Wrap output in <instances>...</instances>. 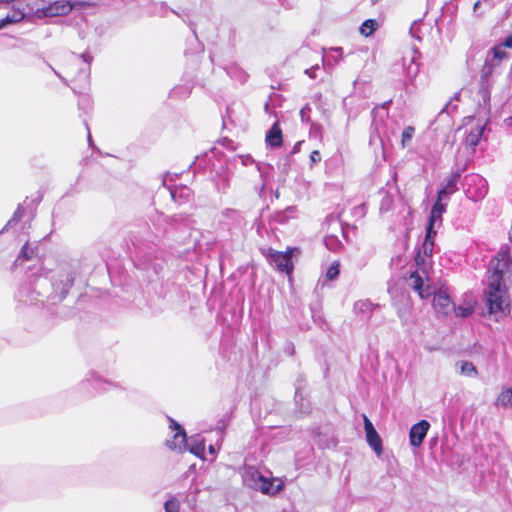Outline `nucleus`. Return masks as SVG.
<instances>
[{"mask_svg":"<svg viewBox=\"0 0 512 512\" xmlns=\"http://www.w3.org/2000/svg\"><path fill=\"white\" fill-rule=\"evenodd\" d=\"M489 271L485 304L488 313L494 317L495 321H499L510 313L507 283L512 282V262L508 247L500 248L490 263Z\"/></svg>","mask_w":512,"mask_h":512,"instance_id":"obj_1","label":"nucleus"},{"mask_svg":"<svg viewBox=\"0 0 512 512\" xmlns=\"http://www.w3.org/2000/svg\"><path fill=\"white\" fill-rule=\"evenodd\" d=\"M406 284L420 299H428L433 295L434 309L443 315L449 314L454 309V304L450 298L447 288H439L436 290L429 279L428 272L422 269L412 272L406 279Z\"/></svg>","mask_w":512,"mask_h":512,"instance_id":"obj_2","label":"nucleus"},{"mask_svg":"<svg viewBox=\"0 0 512 512\" xmlns=\"http://www.w3.org/2000/svg\"><path fill=\"white\" fill-rule=\"evenodd\" d=\"M48 3L47 0H12L11 12L0 19V29L8 24L21 21L26 15L40 19L45 18L44 13H46Z\"/></svg>","mask_w":512,"mask_h":512,"instance_id":"obj_3","label":"nucleus"},{"mask_svg":"<svg viewBox=\"0 0 512 512\" xmlns=\"http://www.w3.org/2000/svg\"><path fill=\"white\" fill-rule=\"evenodd\" d=\"M241 475L245 486L265 495L274 496L284 488L281 479L266 478L253 466H245Z\"/></svg>","mask_w":512,"mask_h":512,"instance_id":"obj_4","label":"nucleus"},{"mask_svg":"<svg viewBox=\"0 0 512 512\" xmlns=\"http://www.w3.org/2000/svg\"><path fill=\"white\" fill-rule=\"evenodd\" d=\"M95 3L92 0H57L49 2L46 13V17H57L67 15L72 10H84Z\"/></svg>","mask_w":512,"mask_h":512,"instance_id":"obj_5","label":"nucleus"},{"mask_svg":"<svg viewBox=\"0 0 512 512\" xmlns=\"http://www.w3.org/2000/svg\"><path fill=\"white\" fill-rule=\"evenodd\" d=\"M509 53L502 46H496L488 53L485 64L481 71V79H487L493 72V69L498 67L502 61L508 60Z\"/></svg>","mask_w":512,"mask_h":512,"instance_id":"obj_6","label":"nucleus"},{"mask_svg":"<svg viewBox=\"0 0 512 512\" xmlns=\"http://www.w3.org/2000/svg\"><path fill=\"white\" fill-rule=\"evenodd\" d=\"M467 181L469 187L466 190V195L473 201H479L487 194L486 181L479 175L470 176Z\"/></svg>","mask_w":512,"mask_h":512,"instance_id":"obj_7","label":"nucleus"},{"mask_svg":"<svg viewBox=\"0 0 512 512\" xmlns=\"http://www.w3.org/2000/svg\"><path fill=\"white\" fill-rule=\"evenodd\" d=\"M170 428L174 431V435L171 440L166 441V445L172 450L186 451L187 437L184 429L173 419H170Z\"/></svg>","mask_w":512,"mask_h":512,"instance_id":"obj_8","label":"nucleus"},{"mask_svg":"<svg viewBox=\"0 0 512 512\" xmlns=\"http://www.w3.org/2000/svg\"><path fill=\"white\" fill-rule=\"evenodd\" d=\"M435 234H436V232L427 231L425 240H424L419 252L417 253V255L415 257V262L420 267L418 269L419 271H421L422 269L427 271L425 268V257L432 256L433 248H434L433 237L435 236Z\"/></svg>","mask_w":512,"mask_h":512,"instance_id":"obj_9","label":"nucleus"},{"mask_svg":"<svg viewBox=\"0 0 512 512\" xmlns=\"http://www.w3.org/2000/svg\"><path fill=\"white\" fill-rule=\"evenodd\" d=\"M74 278L70 273H63L53 282L54 298L61 301L72 287Z\"/></svg>","mask_w":512,"mask_h":512,"instance_id":"obj_10","label":"nucleus"},{"mask_svg":"<svg viewBox=\"0 0 512 512\" xmlns=\"http://www.w3.org/2000/svg\"><path fill=\"white\" fill-rule=\"evenodd\" d=\"M430 428V424L426 420H421L414 424L409 431L410 444L413 447H419L422 445L427 432Z\"/></svg>","mask_w":512,"mask_h":512,"instance_id":"obj_11","label":"nucleus"},{"mask_svg":"<svg viewBox=\"0 0 512 512\" xmlns=\"http://www.w3.org/2000/svg\"><path fill=\"white\" fill-rule=\"evenodd\" d=\"M270 260L279 271L285 272V273H291V271L293 269L292 260H291V251H287V252L274 251L270 254Z\"/></svg>","mask_w":512,"mask_h":512,"instance_id":"obj_12","label":"nucleus"},{"mask_svg":"<svg viewBox=\"0 0 512 512\" xmlns=\"http://www.w3.org/2000/svg\"><path fill=\"white\" fill-rule=\"evenodd\" d=\"M364 429L366 432V439L370 447L375 451L377 455L382 453V441L377 431L375 430L371 421L364 416Z\"/></svg>","mask_w":512,"mask_h":512,"instance_id":"obj_13","label":"nucleus"},{"mask_svg":"<svg viewBox=\"0 0 512 512\" xmlns=\"http://www.w3.org/2000/svg\"><path fill=\"white\" fill-rule=\"evenodd\" d=\"M485 128V123L478 121L475 125H473L469 131H466L467 135L465 138V144L467 147L474 149V147L479 143L483 131Z\"/></svg>","mask_w":512,"mask_h":512,"instance_id":"obj_14","label":"nucleus"},{"mask_svg":"<svg viewBox=\"0 0 512 512\" xmlns=\"http://www.w3.org/2000/svg\"><path fill=\"white\" fill-rule=\"evenodd\" d=\"M186 445V450H188L190 453L198 457H203L205 451V443L204 439L200 435L191 436L189 440H186Z\"/></svg>","mask_w":512,"mask_h":512,"instance_id":"obj_15","label":"nucleus"},{"mask_svg":"<svg viewBox=\"0 0 512 512\" xmlns=\"http://www.w3.org/2000/svg\"><path fill=\"white\" fill-rule=\"evenodd\" d=\"M282 131L278 122H275L266 134V143L271 147H280L282 145Z\"/></svg>","mask_w":512,"mask_h":512,"instance_id":"obj_16","label":"nucleus"},{"mask_svg":"<svg viewBox=\"0 0 512 512\" xmlns=\"http://www.w3.org/2000/svg\"><path fill=\"white\" fill-rule=\"evenodd\" d=\"M377 305L373 304L370 300H358L354 304V312L359 315L370 316Z\"/></svg>","mask_w":512,"mask_h":512,"instance_id":"obj_17","label":"nucleus"},{"mask_svg":"<svg viewBox=\"0 0 512 512\" xmlns=\"http://www.w3.org/2000/svg\"><path fill=\"white\" fill-rule=\"evenodd\" d=\"M495 405L512 409V387L503 388L496 398Z\"/></svg>","mask_w":512,"mask_h":512,"instance_id":"obj_18","label":"nucleus"},{"mask_svg":"<svg viewBox=\"0 0 512 512\" xmlns=\"http://www.w3.org/2000/svg\"><path fill=\"white\" fill-rule=\"evenodd\" d=\"M456 367L459 369V372L466 377H476L478 371L474 364L469 361H460L456 364Z\"/></svg>","mask_w":512,"mask_h":512,"instance_id":"obj_19","label":"nucleus"},{"mask_svg":"<svg viewBox=\"0 0 512 512\" xmlns=\"http://www.w3.org/2000/svg\"><path fill=\"white\" fill-rule=\"evenodd\" d=\"M379 27V23L375 19H367L360 26V33L366 37L372 35L377 28Z\"/></svg>","mask_w":512,"mask_h":512,"instance_id":"obj_20","label":"nucleus"},{"mask_svg":"<svg viewBox=\"0 0 512 512\" xmlns=\"http://www.w3.org/2000/svg\"><path fill=\"white\" fill-rule=\"evenodd\" d=\"M442 213L436 212L431 209L427 231L436 232L435 227H440L442 223Z\"/></svg>","mask_w":512,"mask_h":512,"instance_id":"obj_21","label":"nucleus"},{"mask_svg":"<svg viewBox=\"0 0 512 512\" xmlns=\"http://www.w3.org/2000/svg\"><path fill=\"white\" fill-rule=\"evenodd\" d=\"M415 133V128L413 126H407L401 136V146L402 148H405L409 145L410 141L412 140Z\"/></svg>","mask_w":512,"mask_h":512,"instance_id":"obj_22","label":"nucleus"},{"mask_svg":"<svg viewBox=\"0 0 512 512\" xmlns=\"http://www.w3.org/2000/svg\"><path fill=\"white\" fill-rule=\"evenodd\" d=\"M340 264L338 261H334L330 267L327 269L325 278L329 281H334L338 278L340 270H339Z\"/></svg>","mask_w":512,"mask_h":512,"instance_id":"obj_23","label":"nucleus"},{"mask_svg":"<svg viewBox=\"0 0 512 512\" xmlns=\"http://www.w3.org/2000/svg\"><path fill=\"white\" fill-rule=\"evenodd\" d=\"M393 206V197L389 194H385L380 203V213H385L391 210Z\"/></svg>","mask_w":512,"mask_h":512,"instance_id":"obj_24","label":"nucleus"},{"mask_svg":"<svg viewBox=\"0 0 512 512\" xmlns=\"http://www.w3.org/2000/svg\"><path fill=\"white\" fill-rule=\"evenodd\" d=\"M457 316L459 317H467L473 312V305L468 303L467 305L458 306L457 308L454 306L453 309Z\"/></svg>","mask_w":512,"mask_h":512,"instance_id":"obj_25","label":"nucleus"},{"mask_svg":"<svg viewBox=\"0 0 512 512\" xmlns=\"http://www.w3.org/2000/svg\"><path fill=\"white\" fill-rule=\"evenodd\" d=\"M180 503L175 498H170L164 503L165 512H179Z\"/></svg>","mask_w":512,"mask_h":512,"instance_id":"obj_26","label":"nucleus"},{"mask_svg":"<svg viewBox=\"0 0 512 512\" xmlns=\"http://www.w3.org/2000/svg\"><path fill=\"white\" fill-rule=\"evenodd\" d=\"M414 59L415 58L413 56L410 60V63L406 66V72L410 78L416 77L419 72L418 65L414 62Z\"/></svg>","mask_w":512,"mask_h":512,"instance_id":"obj_27","label":"nucleus"},{"mask_svg":"<svg viewBox=\"0 0 512 512\" xmlns=\"http://www.w3.org/2000/svg\"><path fill=\"white\" fill-rule=\"evenodd\" d=\"M24 214V209L21 205L18 206L17 210L15 211L13 217L8 221L4 229H7L8 227L12 226L13 223L18 222Z\"/></svg>","mask_w":512,"mask_h":512,"instance_id":"obj_28","label":"nucleus"},{"mask_svg":"<svg viewBox=\"0 0 512 512\" xmlns=\"http://www.w3.org/2000/svg\"><path fill=\"white\" fill-rule=\"evenodd\" d=\"M24 214V209L21 205L18 206L17 210L15 211L13 217L8 221L4 229H7L8 227L12 226L13 223L18 222Z\"/></svg>","mask_w":512,"mask_h":512,"instance_id":"obj_29","label":"nucleus"},{"mask_svg":"<svg viewBox=\"0 0 512 512\" xmlns=\"http://www.w3.org/2000/svg\"><path fill=\"white\" fill-rule=\"evenodd\" d=\"M460 178V175L458 173H454L448 180H447V183L445 185V188H447L448 190H450V192H455L456 191V185H457V182Z\"/></svg>","mask_w":512,"mask_h":512,"instance_id":"obj_30","label":"nucleus"},{"mask_svg":"<svg viewBox=\"0 0 512 512\" xmlns=\"http://www.w3.org/2000/svg\"><path fill=\"white\" fill-rule=\"evenodd\" d=\"M310 112H311V108L309 105H305L304 107H302V109L300 110V118L303 122H309L310 121Z\"/></svg>","mask_w":512,"mask_h":512,"instance_id":"obj_31","label":"nucleus"},{"mask_svg":"<svg viewBox=\"0 0 512 512\" xmlns=\"http://www.w3.org/2000/svg\"><path fill=\"white\" fill-rule=\"evenodd\" d=\"M32 254H33V251L29 249L28 244L26 243L21 250L20 257L15 261V264H18L21 257H24L25 259H31Z\"/></svg>","mask_w":512,"mask_h":512,"instance_id":"obj_32","label":"nucleus"},{"mask_svg":"<svg viewBox=\"0 0 512 512\" xmlns=\"http://www.w3.org/2000/svg\"><path fill=\"white\" fill-rule=\"evenodd\" d=\"M479 93L481 94L482 96V99H483V104L486 106L488 105L489 103V100H490V91L488 90L487 87H485L484 85H482V87L480 88L479 90Z\"/></svg>","mask_w":512,"mask_h":512,"instance_id":"obj_33","label":"nucleus"},{"mask_svg":"<svg viewBox=\"0 0 512 512\" xmlns=\"http://www.w3.org/2000/svg\"><path fill=\"white\" fill-rule=\"evenodd\" d=\"M432 209L436 212L444 213L446 210V204L442 203V200H436L434 205L432 206Z\"/></svg>","mask_w":512,"mask_h":512,"instance_id":"obj_34","label":"nucleus"},{"mask_svg":"<svg viewBox=\"0 0 512 512\" xmlns=\"http://www.w3.org/2000/svg\"><path fill=\"white\" fill-rule=\"evenodd\" d=\"M451 194H453V192H450V190L444 187L438 192L437 199L443 201L445 199H448Z\"/></svg>","mask_w":512,"mask_h":512,"instance_id":"obj_35","label":"nucleus"},{"mask_svg":"<svg viewBox=\"0 0 512 512\" xmlns=\"http://www.w3.org/2000/svg\"><path fill=\"white\" fill-rule=\"evenodd\" d=\"M310 161L312 164L318 163L321 161V155L318 150H314L310 154Z\"/></svg>","mask_w":512,"mask_h":512,"instance_id":"obj_36","label":"nucleus"},{"mask_svg":"<svg viewBox=\"0 0 512 512\" xmlns=\"http://www.w3.org/2000/svg\"><path fill=\"white\" fill-rule=\"evenodd\" d=\"M419 25H420V23L415 21V22H413V24L410 27V34H411V36L415 37V38H418V39H419V36L417 35V30H418Z\"/></svg>","mask_w":512,"mask_h":512,"instance_id":"obj_37","label":"nucleus"},{"mask_svg":"<svg viewBox=\"0 0 512 512\" xmlns=\"http://www.w3.org/2000/svg\"><path fill=\"white\" fill-rule=\"evenodd\" d=\"M504 49L505 48H512V33L507 36L504 40V42L501 45Z\"/></svg>","mask_w":512,"mask_h":512,"instance_id":"obj_38","label":"nucleus"},{"mask_svg":"<svg viewBox=\"0 0 512 512\" xmlns=\"http://www.w3.org/2000/svg\"><path fill=\"white\" fill-rule=\"evenodd\" d=\"M318 69V65H315L309 69L305 70V73L312 79L316 78L315 71Z\"/></svg>","mask_w":512,"mask_h":512,"instance_id":"obj_39","label":"nucleus"},{"mask_svg":"<svg viewBox=\"0 0 512 512\" xmlns=\"http://www.w3.org/2000/svg\"><path fill=\"white\" fill-rule=\"evenodd\" d=\"M304 141H298L292 148V151L291 153L292 154H296L300 151V148H301V145L303 144Z\"/></svg>","mask_w":512,"mask_h":512,"instance_id":"obj_40","label":"nucleus"},{"mask_svg":"<svg viewBox=\"0 0 512 512\" xmlns=\"http://www.w3.org/2000/svg\"><path fill=\"white\" fill-rule=\"evenodd\" d=\"M334 241H335V239L333 237L326 238L325 244H326L327 248L332 249L331 242H334Z\"/></svg>","mask_w":512,"mask_h":512,"instance_id":"obj_41","label":"nucleus"},{"mask_svg":"<svg viewBox=\"0 0 512 512\" xmlns=\"http://www.w3.org/2000/svg\"><path fill=\"white\" fill-rule=\"evenodd\" d=\"M464 121H465L464 125L467 127L469 124H472L474 122V118L473 117H466L464 119Z\"/></svg>","mask_w":512,"mask_h":512,"instance_id":"obj_42","label":"nucleus"},{"mask_svg":"<svg viewBox=\"0 0 512 512\" xmlns=\"http://www.w3.org/2000/svg\"><path fill=\"white\" fill-rule=\"evenodd\" d=\"M480 4H481V2H480V1H477V2L474 4V7H473L474 12H477V10H478V9H479V7H480Z\"/></svg>","mask_w":512,"mask_h":512,"instance_id":"obj_43","label":"nucleus"},{"mask_svg":"<svg viewBox=\"0 0 512 512\" xmlns=\"http://www.w3.org/2000/svg\"><path fill=\"white\" fill-rule=\"evenodd\" d=\"M209 452H210L211 454H213V455L215 454V452H216V451H215V448H214V446H213V445H210V446H209Z\"/></svg>","mask_w":512,"mask_h":512,"instance_id":"obj_44","label":"nucleus"},{"mask_svg":"<svg viewBox=\"0 0 512 512\" xmlns=\"http://www.w3.org/2000/svg\"><path fill=\"white\" fill-rule=\"evenodd\" d=\"M391 101H387L381 105V108L386 109Z\"/></svg>","mask_w":512,"mask_h":512,"instance_id":"obj_45","label":"nucleus"},{"mask_svg":"<svg viewBox=\"0 0 512 512\" xmlns=\"http://www.w3.org/2000/svg\"><path fill=\"white\" fill-rule=\"evenodd\" d=\"M225 214H227V215L233 214L234 215V214H236V212L233 210H226Z\"/></svg>","mask_w":512,"mask_h":512,"instance_id":"obj_46","label":"nucleus"},{"mask_svg":"<svg viewBox=\"0 0 512 512\" xmlns=\"http://www.w3.org/2000/svg\"><path fill=\"white\" fill-rule=\"evenodd\" d=\"M88 140H89V143H91V135H90V133H88Z\"/></svg>","mask_w":512,"mask_h":512,"instance_id":"obj_47","label":"nucleus"},{"mask_svg":"<svg viewBox=\"0 0 512 512\" xmlns=\"http://www.w3.org/2000/svg\"><path fill=\"white\" fill-rule=\"evenodd\" d=\"M172 197L175 198L176 197V191L175 192H172Z\"/></svg>","mask_w":512,"mask_h":512,"instance_id":"obj_48","label":"nucleus"},{"mask_svg":"<svg viewBox=\"0 0 512 512\" xmlns=\"http://www.w3.org/2000/svg\"><path fill=\"white\" fill-rule=\"evenodd\" d=\"M378 0H372L373 3H376Z\"/></svg>","mask_w":512,"mask_h":512,"instance_id":"obj_49","label":"nucleus"}]
</instances>
